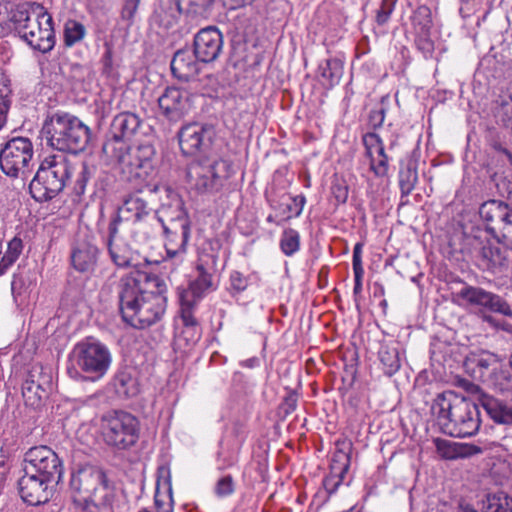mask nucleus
<instances>
[{
  "instance_id": "31",
  "label": "nucleus",
  "mask_w": 512,
  "mask_h": 512,
  "mask_svg": "<svg viewBox=\"0 0 512 512\" xmlns=\"http://www.w3.org/2000/svg\"><path fill=\"white\" fill-rule=\"evenodd\" d=\"M198 271V277L190 283L188 288L179 289L178 295L186 296V294H190L189 299L199 302L205 292L212 288V275L209 274L203 266H198Z\"/></svg>"
},
{
  "instance_id": "26",
  "label": "nucleus",
  "mask_w": 512,
  "mask_h": 512,
  "mask_svg": "<svg viewBox=\"0 0 512 512\" xmlns=\"http://www.w3.org/2000/svg\"><path fill=\"white\" fill-rule=\"evenodd\" d=\"M98 249L89 242L78 243L71 254L73 267L80 272H87L94 268Z\"/></svg>"
},
{
  "instance_id": "59",
  "label": "nucleus",
  "mask_w": 512,
  "mask_h": 512,
  "mask_svg": "<svg viewBox=\"0 0 512 512\" xmlns=\"http://www.w3.org/2000/svg\"><path fill=\"white\" fill-rule=\"evenodd\" d=\"M128 374L125 372L118 373L114 378V387L119 394L128 395Z\"/></svg>"
},
{
  "instance_id": "34",
  "label": "nucleus",
  "mask_w": 512,
  "mask_h": 512,
  "mask_svg": "<svg viewBox=\"0 0 512 512\" xmlns=\"http://www.w3.org/2000/svg\"><path fill=\"white\" fill-rule=\"evenodd\" d=\"M8 19L7 29L14 30L19 35L20 30L32 21L27 4L11 3V14L9 13Z\"/></svg>"
},
{
  "instance_id": "17",
  "label": "nucleus",
  "mask_w": 512,
  "mask_h": 512,
  "mask_svg": "<svg viewBox=\"0 0 512 512\" xmlns=\"http://www.w3.org/2000/svg\"><path fill=\"white\" fill-rule=\"evenodd\" d=\"M457 296L470 305L512 317V308L503 297L481 287L465 285L457 292Z\"/></svg>"
},
{
  "instance_id": "19",
  "label": "nucleus",
  "mask_w": 512,
  "mask_h": 512,
  "mask_svg": "<svg viewBox=\"0 0 512 512\" xmlns=\"http://www.w3.org/2000/svg\"><path fill=\"white\" fill-rule=\"evenodd\" d=\"M223 35L215 26L202 28L194 36L193 51L203 63L214 62L222 52Z\"/></svg>"
},
{
  "instance_id": "7",
  "label": "nucleus",
  "mask_w": 512,
  "mask_h": 512,
  "mask_svg": "<svg viewBox=\"0 0 512 512\" xmlns=\"http://www.w3.org/2000/svg\"><path fill=\"white\" fill-rule=\"evenodd\" d=\"M478 213L485 225L483 230L512 249V206L502 200L490 199L479 206Z\"/></svg>"
},
{
  "instance_id": "52",
  "label": "nucleus",
  "mask_w": 512,
  "mask_h": 512,
  "mask_svg": "<svg viewBox=\"0 0 512 512\" xmlns=\"http://www.w3.org/2000/svg\"><path fill=\"white\" fill-rule=\"evenodd\" d=\"M397 0H381V4L379 9L376 12V23L379 26H383L386 23H388L391 14L393 13L395 9Z\"/></svg>"
},
{
  "instance_id": "18",
  "label": "nucleus",
  "mask_w": 512,
  "mask_h": 512,
  "mask_svg": "<svg viewBox=\"0 0 512 512\" xmlns=\"http://www.w3.org/2000/svg\"><path fill=\"white\" fill-rule=\"evenodd\" d=\"M56 485L46 481L24 469V475L18 480V490L21 499L33 506L44 504L53 496Z\"/></svg>"
},
{
  "instance_id": "6",
  "label": "nucleus",
  "mask_w": 512,
  "mask_h": 512,
  "mask_svg": "<svg viewBox=\"0 0 512 512\" xmlns=\"http://www.w3.org/2000/svg\"><path fill=\"white\" fill-rule=\"evenodd\" d=\"M232 173L229 160L205 155L189 165L187 177L198 192H208L222 186Z\"/></svg>"
},
{
  "instance_id": "2",
  "label": "nucleus",
  "mask_w": 512,
  "mask_h": 512,
  "mask_svg": "<svg viewBox=\"0 0 512 512\" xmlns=\"http://www.w3.org/2000/svg\"><path fill=\"white\" fill-rule=\"evenodd\" d=\"M130 285V327L147 329L159 323L167 309V297L157 278L139 274Z\"/></svg>"
},
{
  "instance_id": "62",
  "label": "nucleus",
  "mask_w": 512,
  "mask_h": 512,
  "mask_svg": "<svg viewBox=\"0 0 512 512\" xmlns=\"http://www.w3.org/2000/svg\"><path fill=\"white\" fill-rule=\"evenodd\" d=\"M10 104H11L10 99L0 101V130L6 124L7 114L10 109Z\"/></svg>"
},
{
  "instance_id": "45",
  "label": "nucleus",
  "mask_w": 512,
  "mask_h": 512,
  "mask_svg": "<svg viewBox=\"0 0 512 512\" xmlns=\"http://www.w3.org/2000/svg\"><path fill=\"white\" fill-rule=\"evenodd\" d=\"M85 35V27L75 20H68L64 26V42L67 46H73L82 40Z\"/></svg>"
},
{
  "instance_id": "15",
  "label": "nucleus",
  "mask_w": 512,
  "mask_h": 512,
  "mask_svg": "<svg viewBox=\"0 0 512 512\" xmlns=\"http://www.w3.org/2000/svg\"><path fill=\"white\" fill-rule=\"evenodd\" d=\"M19 36L34 50L42 53L51 51L55 45L53 20L50 14L43 12L20 30Z\"/></svg>"
},
{
  "instance_id": "8",
  "label": "nucleus",
  "mask_w": 512,
  "mask_h": 512,
  "mask_svg": "<svg viewBox=\"0 0 512 512\" xmlns=\"http://www.w3.org/2000/svg\"><path fill=\"white\" fill-rule=\"evenodd\" d=\"M110 356L108 350L99 343H78L69 357L67 372L77 379L79 369L86 373L102 376L108 369Z\"/></svg>"
},
{
  "instance_id": "33",
  "label": "nucleus",
  "mask_w": 512,
  "mask_h": 512,
  "mask_svg": "<svg viewBox=\"0 0 512 512\" xmlns=\"http://www.w3.org/2000/svg\"><path fill=\"white\" fill-rule=\"evenodd\" d=\"M378 357L383 366L384 374L388 376L394 375L401 367L399 350L395 346L382 345Z\"/></svg>"
},
{
  "instance_id": "29",
  "label": "nucleus",
  "mask_w": 512,
  "mask_h": 512,
  "mask_svg": "<svg viewBox=\"0 0 512 512\" xmlns=\"http://www.w3.org/2000/svg\"><path fill=\"white\" fill-rule=\"evenodd\" d=\"M496 124L512 136V94L500 96L492 108Z\"/></svg>"
},
{
  "instance_id": "25",
  "label": "nucleus",
  "mask_w": 512,
  "mask_h": 512,
  "mask_svg": "<svg viewBox=\"0 0 512 512\" xmlns=\"http://www.w3.org/2000/svg\"><path fill=\"white\" fill-rule=\"evenodd\" d=\"M157 512H172V485L170 470L159 467L154 496Z\"/></svg>"
},
{
  "instance_id": "47",
  "label": "nucleus",
  "mask_w": 512,
  "mask_h": 512,
  "mask_svg": "<svg viewBox=\"0 0 512 512\" xmlns=\"http://www.w3.org/2000/svg\"><path fill=\"white\" fill-rule=\"evenodd\" d=\"M362 143L365 147V156L372 158L375 154H382L384 143L381 137L375 132H367L362 136Z\"/></svg>"
},
{
  "instance_id": "51",
  "label": "nucleus",
  "mask_w": 512,
  "mask_h": 512,
  "mask_svg": "<svg viewBox=\"0 0 512 512\" xmlns=\"http://www.w3.org/2000/svg\"><path fill=\"white\" fill-rule=\"evenodd\" d=\"M92 176V168L86 163H82L81 170L78 173L77 179L73 186V192L77 196H81L85 193L86 185Z\"/></svg>"
},
{
  "instance_id": "55",
  "label": "nucleus",
  "mask_w": 512,
  "mask_h": 512,
  "mask_svg": "<svg viewBox=\"0 0 512 512\" xmlns=\"http://www.w3.org/2000/svg\"><path fill=\"white\" fill-rule=\"evenodd\" d=\"M120 292H119V313L124 325H128V316L125 308L128 307V302L125 301L126 293L128 292V276H122L120 279Z\"/></svg>"
},
{
  "instance_id": "22",
  "label": "nucleus",
  "mask_w": 512,
  "mask_h": 512,
  "mask_svg": "<svg viewBox=\"0 0 512 512\" xmlns=\"http://www.w3.org/2000/svg\"><path fill=\"white\" fill-rule=\"evenodd\" d=\"M203 62L196 58V53L188 48L175 52L171 60L173 76L181 81H189L195 78L201 70Z\"/></svg>"
},
{
  "instance_id": "40",
  "label": "nucleus",
  "mask_w": 512,
  "mask_h": 512,
  "mask_svg": "<svg viewBox=\"0 0 512 512\" xmlns=\"http://www.w3.org/2000/svg\"><path fill=\"white\" fill-rule=\"evenodd\" d=\"M23 249L22 240L18 237H14L7 244V250L1 255L0 260V272L3 273L8 267L13 265L19 258Z\"/></svg>"
},
{
  "instance_id": "23",
  "label": "nucleus",
  "mask_w": 512,
  "mask_h": 512,
  "mask_svg": "<svg viewBox=\"0 0 512 512\" xmlns=\"http://www.w3.org/2000/svg\"><path fill=\"white\" fill-rule=\"evenodd\" d=\"M122 207H118L109 224L108 250L112 261L119 267L128 266V245L123 237L118 236V227L123 223L120 215Z\"/></svg>"
},
{
  "instance_id": "5",
  "label": "nucleus",
  "mask_w": 512,
  "mask_h": 512,
  "mask_svg": "<svg viewBox=\"0 0 512 512\" xmlns=\"http://www.w3.org/2000/svg\"><path fill=\"white\" fill-rule=\"evenodd\" d=\"M464 245L469 249L478 265L491 273H502L509 267V246L501 247L500 243L489 240L487 232L480 224H472L463 228Z\"/></svg>"
},
{
  "instance_id": "60",
  "label": "nucleus",
  "mask_w": 512,
  "mask_h": 512,
  "mask_svg": "<svg viewBox=\"0 0 512 512\" xmlns=\"http://www.w3.org/2000/svg\"><path fill=\"white\" fill-rule=\"evenodd\" d=\"M9 13L11 14V2H0V26L2 28L7 29Z\"/></svg>"
},
{
  "instance_id": "11",
  "label": "nucleus",
  "mask_w": 512,
  "mask_h": 512,
  "mask_svg": "<svg viewBox=\"0 0 512 512\" xmlns=\"http://www.w3.org/2000/svg\"><path fill=\"white\" fill-rule=\"evenodd\" d=\"M133 146L135 151L130 160V188L137 193L148 191L151 195L153 188L150 180L154 172V146L150 137L143 143L136 144L134 142Z\"/></svg>"
},
{
  "instance_id": "48",
  "label": "nucleus",
  "mask_w": 512,
  "mask_h": 512,
  "mask_svg": "<svg viewBox=\"0 0 512 512\" xmlns=\"http://www.w3.org/2000/svg\"><path fill=\"white\" fill-rule=\"evenodd\" d=\"M235 488L236 484L234 478L232 475L226 474L216 481L213 492L218 498H226L234 494Z\"/></svg>"
},
{
  "instance_id": "24",
  "label": "nucleus",
  "mask_w": 512,
  "mask_h": 512,
  "mask_svg": "<svg viewBox=\"0 0 512 512\" xmlns=\"http://www.w3.org/2000/svg\"><path fill=\"white\" fill-rule=\"evenodd\" d=\"M350 453L337 450L332 458L330 473L323 479V487L327 493L332 495L341 485L350 467Z\"/></svg>"
},
{
  "instance_id": "21",
  "label": "nucleus",
  "mask_w": 512,
  "mask_h": 512,
  "mask_svg": "<svg viewBox=\"0 0 512 512\" xmlns=\"http://www.w3.org/2000/svg\"><path fill=\"white\" fill-rule=\"evenodd\" d=\"M159 108L170 121L182 119L190 109L189 93L175 87H168L158 99Z\"/></svg>"
},
{
  "instance_id": "53",
  "label": "nucleus",
  "mask_w": 512,
  "mask_h": 512,
  "mask_svg": "<svg viewBox=\"0 0 512 512\" xmlns=\"http://www.w3.org/2000/svg\"><path fill=\"white\" fill-rule=\"evenodd\" d=\"M331 193L337 205L347 202L349 187L344 180H336L332 183Z\"/></svg>"
},
{
  "instance_id": "35",
  "label": "nucleus",
  "mask_w": 512,
  "mask_h": 512,
  "mask_svg": "<svg viewBox=\"0 0 512 512\" xmlns=\"http://www.w3.org/2000/svg\"><path fill=\"white\" fill-rule=\"evenodd\" d=\"M484 512H512V497L504 492L488 494L483 501Z\"/></svg>"
},
{
  "instance_id": "28",
  "label": "nucleus",
  "mask_w": 512,
  "mask_h": 512,
  "mask_svg": "<svg viewBox=\"0 0 512 512\" xmlns=\"http://www.w3.org/2000/svg\"><path fill=\"white\" fill-rule=\"evenodd\" d=\"M318 72L322 78V84L332 88L339 84L343 76L344 62L339 58L326 59L319 64Z\"/></svg>"
},
{
  "instance_id": "3",
  "label": "nucleus",
  "mask_w": 512,
  "mask_h": 512,
  "mask_svg": "<svg viewBox=\"0 0 512 512\" xmlns=\"http://www.w3.org/2000/svg\"><path fill=\"white\" fill-rule=\"evenodd\" d=\"M42 138L48 146L76 154L83 151L90 140V129L78 117L63 112L49 116L41 129Z\"/></svg>"
},
{
  "instance_id": "14",
  "label": "nucleus",
  "mask_w": 512,
  "mask_h": 512,
  "mask_svg": "<svg viewBox=\"0 0 512 512\" xmlns=\"http://www.w3.org/2000/svg\"><path fill=\"white\" fill-rule=\"evenodd\" d=\"M165 237V249L169 259L182 261L190 238V221L186 214L179 210L176 217L160 219Z\"/></svg>"
},
{
  "instance_id": "30",
  "label": "nucleus",
  "mask_w": 512,
  "mask_h": 512,
  "mask_svg": "<svg viewBox=\"0 0 512 512\" xmlns=\"http://www.w3.org/2000/svg\"><path fill=\"white\" fill-rule=\"evenodd\" d=\"M216 0H175L177 11L193 17L207 19L213 11Z\"/></svg>"
},
{
  "instance_id": "16",
  "label": "nucleus",
  "mask_w": 512,
  "mask_h": 512,
  "mask_svg": "<svg viewBox=\"0 0 512 512\" xmlns=\"http://www.w3.org/2000/svg\"><path fill=\"white\" fill-rule=\"evenodd\" d=\"M181 152L186 156L206 155L214 137V129L211 125L191 123L183 126L178 134Z\"/></svg>"
},
{
  "instance_id": "63",
  "label": "nucleus",
  "mask_w": 512,
  "mask_h": 512,
  "mask_svg": "<svg viewBox=\"0 0 512 512\" xmlns=\"http://www.w3.org/2000/svg\"><path fill=\"white\" fill-rule=\"evenodd\" d=\"M224 7L229 10L239 9L247 4L252 3L254 0H221Z\"/></svg>"
},
{
  "instance_id": "58",
  "label": "nucleus",
  "mask_w": 512,
  "mask_h": 512,
  "mask_svg": "<svg viewBox=\"0 0 512 512\" xmlns=\"http://www.w3.org/2000/svg\"><path fill=\"white\" fill-rule=\"evenodd\" d=\"M231 287L237 291L242 292L248 286V279L238 271H233L230 275Z\"/></svg>"
},
{
  "instance_id": "64",
  "label": "nucleus",
  "mask_w": 512,
  "mask_h": 512,
  "mask_svg": "<svg viewBox=\"0 0 512 512\" xmlns=\"http://www.w3.org/2000/svg\"><path fill=\"white\" fill-rule=\"evenodd\" d=\"M217 462H218L217 469L219 471H224V470L232 467L235 464L234 459L222 457V454L220 452L218 453Z\"/></svg>"
},
{
  "instance_id": "13",
  "label": "nucleus",
  "mask_w": 512,
  "mask_h": 512,
  "mask_svg": "<svg viewBox=\"0 0 512 512\" xmlns=\"http://www.w3.org/2000/svg\"><path fill=\"white\" fill-rule=\"evenodd\" d=\"M127 127L128 114L121 113L117 115L111 124L110 138L103 146V151L108 157L109 165L120 174H125L128 167L125 161L128 154V142L125 138Z\"/></svg>"
},
{
  "instance_id": "41",
  "label": "nucleus",
  "mask_w": 512,
  "mask_h": 512,
  "mask_svg": "<svg viewBox=\"0 0 512 512\" xmlns=\"http://www.w3.org/2000/svg\"><path fill=\"white\" fill-rule=\"evenodd\" d=\"M418 181V173L415 166L411 164L399 171V186L402 196H408L415 188Z\"/></svg>"
},
{
  "instance_id": "50",
  "label": "nucleus",
  "mask_w": 512,
  "mask_h": 512,
  "mask_svg": "<svg viewBox=\"0 0 512 512\" xmlns=\"http://www.w3.org/2000/svg\"><path fill=\"white\" fill-rule=\"evenodd\" d=\"M369 159L370 170L376 177H385L389 170V158L385 151L382 154H375Z\"/></svg>"
},
{
  "instance_id": "39",
  "label": "nucleus",
  "mask_w": 512,
  "mask_h": 512,
  "mask_svg": "<svg viewBox=\"0 0 512 512\" xmlns=\"http://www.w3.org/2000/svg\"><path fill=\"white\" fill-rule=\"evenodd\" d=\"M179 296L181 319L186 328L197 329L198 321L193 315L194 308L199 303L198 301L189 299L190 294L186 296Z\"/></svg>"
},
{
  "instance_id": "27",
  "label": "nucleus",
  "mask_w": 512,
  "mask_h": 512,
  "mask_svg": "<svg viewBox=\"0 0 512 512\" xmlns=\"http://www.w3.org/2000/svg\"><path fill=\"white\" fill-rule=\"evenodd\" d=\"M468 366H472L473 373H478V378L485 381L501 366L497 355L490 352H482L468 358Z\"/></svg>"
},
{
  "instance_id": "61",
  "label": "nucleus",
  "mask_w": 512,
  "mask_h": 512,
  "mask_svg": "<svg viewBox=\"0 0 512 512\" xmlns=\"http://www.w3.org/2000/svg\"><path fill=\"white\" fill-rule=\"evenodd\" d=\"M11 94V90L9 88V80L5 76L3 72L0 71V101L8 100Z\"/></svg>"
},
{
  "instance_id": "37",
  "label": "nucleus",
  "mask_w": 512,
  "mask_h": 512,
  "mask_svg": "<svg viewBox=\"0 0 512 512\" xmlns=\"http://www.w3.org/2000/svg\"><path fill=\"white\" fill-rule=\"evenodd\" d=\"M279 246L285 256H293L300 249L299 232L293 228H286L281 234Z\"/></svg>"
},
{
  "instance_id": "10",
  "label": "nucleus",
  "mask_w": 512,
  "mask_h": 512,
  "mask_svg": "<svg viewBox=\"0 0 512 512\" xmlns=\"http://www.w3.org/2000/svg\"><path fill=\"white\" fill-rule=\"evenodd\" d=\"M33 144L27 137H13L0 150V168L11 178L24 177L33 158Z\"/></svg>"
},
{
  "instance_id": "12",
  "label": "nucleus",
  "mask_w": 512,
  "mask_h": 512,
  "mask_svg": "<svg viewBox=\"0 0 512 512\" xmlns=\"http://www.w3.org/2000/svg\"><path fill=\"white\" fill-rule=\"evenodd\" d=\"M24 469L46 481L57 485L63 476V464L58 455L48 446L30 448L24 457Z\"/></svg>"
},
{
  "instance_id": "43",
  "label": "nucleus",
  "mask_w": 512,
  "mask_h": 512,
  "mask_svg": "<svg viewBox=\"0 0 512 512\" xmlns=\"http://www.w3.org/2000/svg\"><path fill=\"white\" fill-rule=\"evenodd\" d=\"M22 395L26 405L37 407L40 405L42 398L46 397L48 393L34 385L33 379H25L22 384Z\"/></svg>"
},
{
  "instance_id": "20",
  "label": "nucleus",
  "mask_w": 512,
  "mask_h": 512,
  "mask_svg": "<svg viewBox=\"0 0 512 512\" xmlns=\"http://www.w3.org/2000/svg\"><path fill=\"white\" fill-rule=\"evenodd\" d=\"M103 437L106 444L115 452L125 451L128 447V414L124 411H113L103 417Z\"/></svg>"
},
{
  "instance_id": "44",
  "label": "nucleus",
  "mask_w": 512,
  "mask_h": 512,
  "mask_svg": "<svg viewBox=\"0 0 512 512\" xmlns=\"http://www.w3.org/2000/svg\"><path fill=\"white\" fill-rule=\"evenodd\" d=\"M26 379H33V384L42 391L49 393L52 387V375L46 371L42 366L35 365L29 371Z\"/></svg>"
},
{
  "instance_id": "38",
  "label": "nucleus",
  "mask_w": 512,
  "mask_h": 512,
  "mask_svg": "<svg viewBox=\"0 0 512 512\" xmlns=\"http://www.w3.org/2000/svg\"><path fill=\"white\" fill-rule=\"evenodd\" d=\"M411 23L413 31H428L432 30V12L426 5L417 7L411 16Z\"/></svg>"
},
{
  "instance_id": "1",
  "label": "nucleus",
  "mask_w": 512,
  "mask_h": 512,
  "mask_svg": "<svg viewBox=\"0 0 512 512\" xmlns=\"http://www.w3.org/2000/svg\"><path fill=\"white\" fill-rule=\"evenodd\" d=\"M479 407L497 424L512 426V407L486 393H480L477 401L461 397L455 398L451 416L445 427L452 437L466 438L474 436L480 428Z\"/></svg>"
},
{
  "instance_id": "54",
  "label": "nucleus",
  "mask_w": 512,
  "mask_h": 512,
  "mask_svg": "<svg viewBox=\"0 0 512 512\" xmlns=\"http://www.w3.org/2000/svg\"><path fill=\"white\" fill-rule=\"evenodd\" d=\"M290 200L291 202L286 205V210L289 212L286 220L292 217H299L306 203V197L303 194L290 196Z\"/></svg>"
},
{
  "instance_id": "42",
  "label": "nucleus",
  "mask_w": 512,
  "mask_h": 512,
  "mask_svg": "<svg viewBox=\"0 0 512 512\" xmlns=\"http://www.w3.org/2000/svg\"><path fill=\"white\" fill-rule=\"evenodd\" d=\"M362 243H356L353 248L352 267L354 272V294H358L362 290V278L364 269L362 265Z\"/></svg>"
},
{
  "instance_id": "9",
  "label": "nucleus",
  "mask_w": 512,
  "mask_h": 512,
  "mask_svg": "<svg viewBox=\"0 0 512 512\" xmlns=\"http://www.w3.org/2000/svg\"><path fill=\"white\" fill-rule=\"evenodd\" d=\"M102 485L108 488V483L104 471L92 464L79 465L71 475L70 488L73 492L82 496V501H74L76 512H83L88 505H94L99 509H102L92 501V496L98 490L99 486Z\"/></svg>"
},
{
  "instance_id": "57",
  "label": "nucleus",
  "mask_w": 512,
  "mask_h": 512,
  "mask_svg": "<svg viewBox=\"0 0 512 512\" xmlns=\"http://www.w3.org/2000/svg\"><path fill=\"white\" fill-rule=\"evenodd\" d=\"M297 403H298L297 393L294 391H290L283 399L280 409L284 412L285 415H289L296 410Z\"/></svg>"
},
{
  "instance_id": "36",
  "label": "nucleus",
  "mask_w": 512,
  "mask_h": 512,
  "mask_svg": "<svg viewBox=\"0 0 512 512\" xmlns=\"http://www.w3.org/2000/svg\"><path fill=\"white\" fill-rule=\"evenodd\" d=\"M455 398L459 397L455 393L449 391L437 395V397L434 399L431 408L439 420H448L450 418L451 411L455 404Z\"/></svg>"
},
{
  "instance_id": "32",
  "label": "nucleus",
  "mask_w": 512,
  "mask_h": 512,
  "mask_svg": "<svg viewBox=\"0 0 512 512\" xmlns=\"http://www.w3.org/2000/svg\"><path fill=\"white\" fill-rule=\"evenodd\" d=\"M437 451L442 458L446 460H454L459 457H466L475 455L481 452V448L475 445H471L465 448L458 447L455 443H451L447 440H436Z\"/></svg>"
},
{
  "instance_id": "56",
  "label": "nucleus",
  "mask_w": 512,
  "mask_h": 512,
  "mask_svg": "<svg viewBox=\"0 0 512 512\" xmlns=\"http://www.w3.org/2000/svg\"><path fill=\"white\" fill-rule=\"evenodd\" d=\"M130 204L133 205V207H130L131 210H135V221H141L143 217H147L150 215L151 208H148L147 202L145 199L140 197H132L130 195Z\"/></svg>"
},
{
  "instance_id": "49",
  "label": "nucleus",
  "mask_w": 512,
  "mask_h": 512,
  "mask_svg": "<svg viewBox=\"0 0 512 512\" xmlns=\"http://www.w3.org/2000/svg\"><path fill=\"white\" fill-rule=\"evenodd\" d=\"M389 101L388 96H383L381 102L370 110L368 115V125L372 129L380 128L385 120L387 108L385 103Z\"/></svg>"
},
{
  "instance_id": "4",
  "label": "nucleus",
  "mask_w": 512,
  "mask_h": 512,
  "mask_svg": "<svg viewBox=\"0 0 512 512\" xmlns=\"http://www.w3.org/2000/svg\"><path fill=\"white\" fill-rule=\"evenodd\" d=\"M73 172L74 165L65 155L45 157L30 182L31 196L38 202L52 200L64 190Z\"/></svg>"
},
{
  "instance_id": "46",
  "label": "nucleus",
  "mask_w": 512,
  "mask_h": 512,
  "mask_svg": "<svg viewBox=\"0 0 512 512\" xmlns=\"http://www.w3.org/2000/svg\"><path fill=\"white\" fill-rule=\"evenodd\" d=\"M414 43L419 52L425 58H430L434 52V41L431 38V30L428 31H413Z\"/></svg>"
}]
</instances>
